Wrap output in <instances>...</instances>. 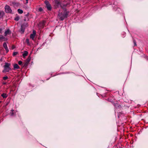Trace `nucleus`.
<instances>
[{
	"instance_id": "nucleus-1",
	"label": "nucleus",
	"mask_w": 148,
	"mask_h": 148,
	"mask_svg": "<svg viewBox=\"0 0 148 148\" xmlns=\"http://www.w3.org/2000/svg\"><path fill=\"white\" fill-rule=\"evenodd\" d=\"M69 13V12L65 11L63 13H62L60 11L58 14V16L60 17V19L61 21L63 20L65 18L67 17Z\"/></svg>"
},
{
	"instance_id": "nucleus-2",
	"label": "nucleus",
	"mask_w": 148,
	"mask_h": 148,
	"mask_svg": "<svg viewBox=\"0 0 148 148\" xmlns=\"http://www.w3.org/2000/svg\"><path fill=\"white\" fill-rule=\"evenodd\" d=\"M45 3L46 5V7L48 10L50 11L51 10V6L48 1H45Z\"/></svg>"
},
{
	"instance_id": "nucleus-3",
	"label": "nucleus",
	"mask_w": 148,
	"mask_h": 148,
	"mask_svg": "<svg viewBox=\"0 0 148 148\" xmlns=\"http://www.w3.org/2000/svg\"><path fill=\"white\" fill-rule=\"evenodd\" d=\"M5 11L6 13H11L12 12V10L10 8V7L8 5H6L5 6Z\"/></svg>"
},
{
	"instance_id": "nucleus-4",
	"label": "nucleus",
	"mask_w": 148,
	"mask_h": 148,
	"mask_svg": "<svg viewBox=\"0 0 148 148\" xmlns=\"http://www.w3.org/2000/svg\"><path fill=\"white\" fill-rule=\"evenodd\" d=\"M36 35V32L34 30L33 32V33L31 34L30 35V38L32 39V40H34V38Z\"/></svg>"
},
{
	"instance_id": "nucleus-5",
	"label": "nucleus",
	"mask_w": 148,
	"mask_h": 148,
	"mask_svg": "<svg viewBox=\"0 0 148 148\" xmlns=\"http://www.w3.org/2000/svg\"><path fill=\"white\" fill-rule=\"evenodd\" d=\"M11 33V31L9 29H8L5 30L4 32L5 36H6L7 35L10 34Z\"/></svg>"
},
{
	"instance_id": "nucleus-6",
	"label": "nucleus",
	"mask_w": 148,
	"mask_h": 148,
	"mask_svg": "<svg viewBox=\"0 0 148 148\" xmlns=\"http://www.w3.org/2000/svg\"><path fill=\"white\" fill-rule=\"evenodd\" d=\"M4 29V28H0V34H2L3 31ZM4 38L3 36L1 35H0V39H3Z\"/></svg>"
},
{
	"instance_id": "nucleus-7",
	"label": "nucleus",
	"mask_w": 148,
	"mask_h": 148,
	"mask_svg": "<svg viewBox=\"0 0 148 148\" xmlns=\"http://www.w3.org/2000/svg\"><path fill=\"white\" fill-rule=\"evenodd\" d=\"M3 46L4 47V48L5 49L6 51V53H7L9 51V49L8 48L7 45L6 43L4 42L3 43Z\"/></svg>"
},
{
	"instance_id": "nucleus-8",
	"label": "nucleus",
	"mask_w": 148,
	"mask_h": 148,
	"mask_svg": "<svg viewBox=\"0 0 148 148\" xmlns=\"http://www.w3.org/2000/svg\"><path fill=\"white\" fill-rule=\"evenodd\" d=\"M55 5L57 7L61 6L60 3L58 0H56L55 1Z\"/></svg>"
},
{
	"instance_id": "nucleus-9",
	"label": "nucleus",
	"mask_w": 148,
	"mask_h": 148,
	"mask_svg": "<svg viewBox=\"0 0 148 148\" xmlns=\"http://www.w3.org/2000/svg\"><path fill=\"white\" fill-rule=\"evenodd\" d=\"M4 71L6 72H8L11 69L10 67H4Z\"/></svg>"
},
{
	"instance_id": "nucleus-10",
	"label": "nucleus",
	"mask_w": 148,
	"mask_h": 148,
	"mask_svg": "<svg viewBox=\"0 0 148 148\" xmlns=\"http://www.w3.org/2000/svg\"><path fill=\"white\" fill-rule=\"evenodd\" d=\"M14 69H19L20 68L19 66L16 64H14Z\"/></svg>"
},
{
	"instance_id": "nucleus-11",
	"label": "nucleus",
	"mask_w": 148,
	"mask_h": 148,
	"mask_svg": "<svg viewBox=\"0 0 148 148\" xmlns=\"http://www.w3.org/2000/svg\"><path fill=\"white\" fill-rule=\"evenodd\" d=\"M10 64L8 63H5L4 66V67H10Z\"/></svg>"
},
{
	"instance_id": "nucleus-12",
	"label": "nucleus",
	"mask_w": 148,
	"mask_h": 148,
	"mask_svg": "<svg viewBox=\"0 0 148 148\" xmlns=\"http://www.w3.org/2000/svg\"><path fill=\"white\" fill-rule=\"evenodd\" d=\"M28 54V52L27 51H25L24 53L23 54V57L27 56Z\"/></svg>"
},
{
	"instance_id": "nucleus-13",
	"label": "nucleus",
	"mask_w": 148,
	"mask_h": 148,
	"mask_svg": "<svg viewBox=\"0 0 148 148\" xmlns=\"http://www.w3.org/2000/svg\"><path fill=\"white\" fill-rule=\"evenodd\" d=\"M1 96L3 98H6L7 97V95L5 93H3L1 94Z\"/></svg>"
},
{
	"instance_id": "nucleus-14",
	"label": "nucleus",
	"mask_w": 148,
	"mask_h": 148,
	"mask_svg": "<svg viewBox=\"0 0 148 148\" xmlns=\"http://www.w3.org/2000/svg\"><path fill=\"white\" fill-rule=\"evenodd\" d=\"M26 42L27 43V44L28 45H30V44L29 42V40L28 38H27L26 40Z\"/></svg>"
},
{
	"instance_id": "nucleus-15",
	"label": "nucleus",
	"mask_w": 148,
	"mask_h": 148,
	"mask_svg": "<svg viewBox=\"0 0 148 148\" xmlns=\"http://www.w3.org/2000/svg\"><path fill=\"white\" fill-rule=\"evenodd\" d=\"M17 11L20 14H22L23 12V11L20 9H18Z\"/></svg>"
},
{
	"instance_id": "nucleus-16",
	"label": "nucleus",
	"mask_w": 148,
	"mask_h": 148,
	"mask_svg": "<svg viewBox=\"0 0 148 148\" xmlns=\"http://www.w3.org/2000/svg\"><path fill=\"white\" fill-rule=\"evenodd\" d=\"M19 19V17L18 16H16L14 18V20L15 21H18Z\"/></svg>"
},
{
	"instance_id": "nucleus-17",
	"label": "nucleus",
	"mask_w": 148,
	"mask_h": 148,
	"mask_svg": "<svg viewBox=\"0 0 148 148\" xmlns=\"http://www.w3.org/2000/svg\"><path fill=\"white\" fill-rule=\"evenodd\" d=\"M18 53V52H13V55L14 56L16 55Z\"/></svg>"
},
{
	"instance_id": "nucleus-18",
	"label": "nucleus",
	"mask_w": 148,
	"mask_h": 148,
	"mask_svg": "<svg viewBox=\"0 0 148 148\" xmlns=\"http://www.w3.org/2000/svg\"><path fill=\"white\" fill-rule=\"evenodd\" d=\"M8 78V77L7 76H5L4 77H3V79L4 80H6Z\"/></svg>"
},
{
	"instance_id": "nucleus-19",
	"label": "nucleus",
	"mask_w": 148,
	"mask_h": 148,
	"mask_svg": "<svg viewBox=\"0 0 148 148\" xmlns=\"http://www.w3.org/2000/svg\"><path fill=\"white\" fill-rule=\"evenodd\" d=\"M39 11L42 12L43 11V9L41 8H40L38 9Z\"/></svg>"
},
{
	"instance_id": "nucleus-20",
	"label": "nucleus",
	"mask_w": 148,
	"mask_h": 148,
	"mask_svg": "<svg viewBox=\"0 0 148 148\" xmlns=\"http://www.w3.org/2000/svg\"><path fill=\"white\" fill-rule=\"evenodd\" d=\"M14 111V110H11V115L12 116H13V115L14 114V113H13V111Z\"/></svg>"
},
{
	"instance_id": "nucleus-21",
	"label": "nucleus",
	"mask_w": 148,
	"mask_h": 148,
	"mask_svg": "<svg viewBox=\"0 0 148 148\" xmlns=\"http://www.w3.org/2000/svg\"><path fill=\"white\" fill-rule=\"evenodd\" d=\"M22 62L21 61H19L18 62V64L20 65H21L22 64Z\"/></svg>"
},
{
	"instance_id": "nucleus-22",
	"label": "nucleus",
	"mask_w": 148,
	"mask_h": 148,
	"mask_svg": "<svg viewBox=\"0 0 148 148\" xmlns=\"http://www.w3.org/2000/svg\"><path fill=\"white\" fill-rule=\"evenodd\" d=\"M134 45L135 46H136V42H135V41L134 40Z\"/></svg>"
},
{
	"instance_id": "nucleus-23",
	"label": "nucleus",
	"mask_w": 148,
	"mask_h": 148,
	"mask_svg": "<svg viewBox=\"0 0 148 148\" xmlns=\"http://www.w3.org/2000/svg\"><path fill=\"white\" fill-rule=\"evenodd\" d=\"M21 30L23 32H24V30H22V29Z\"/></svg>"
},
{
	"instance_id": "nucleus-24",
	"label": "nucleus",
	"mask_w": 148,
	"mask_h": 148,
	"mask_svg": "<svg viewBox=\"0 0 148 148\" xmlns=\"http://www.w3.org/2000/svg\"><path fill=\"white\" fill-rule=\"evenodd\" d=\"M26 0L27 1V3H28V0Z\"/></svg>"
},
{
	"instance_id": "nucleus-25",
	"label": "nucleus",
	"mask_w": 148,
	"mask_h": 148,
	"mask_svg": "<svg viewBox=\"0 0 148 148\" xmlns=\"http://www.w3.org/2000/svg\"><path fill=\"white\" fill-rule=\"evenodd\" d=\"M1 12H0V16H1Z\"/></svg>"
},
{
	"instance_id": "nucleus-26",
	"label": "nucleus",
	"mask_w": 148,
	"mask_h": 148,
	"mask_svg": "<svg viewBox=\"0 0 148 148\" xmlns=\"http://www.w3.org/2000/svg\"><path fill=\"white\" fill-rule=\"evenodd\" d=\"M14 47H12V49H14Z\"/></svg>"
},
{
	"instance_id": "nucleus-27",
	"label": "nucleus",
	"mask_w": 148,
	"mask_h": 148,
	"mask_svg": "<svg viewBox=\"0 0 148 148\" xmlns=\"http://www.w3.org/2000/svg\"><path fill=\"white\" fill-rule=\"evenodd\" d=\"M1 103V101H0V103Z\"/></svg>"
}]
</instances>
